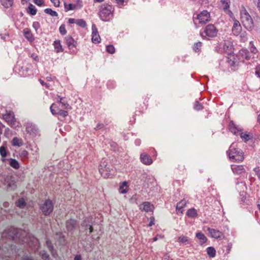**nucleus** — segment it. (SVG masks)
<instances>
[{
	"mask_svg": "<svg viewBox=\"0 0 260 260\" xmlns=\"http://www.w3.org/2000/svg\"><path fill=\"white\" fill-rule=\"evenodd\" d=\"M114 8L112 5L107 4L102 5L100 8L99 16L101 20L105 21H109L113 18Z\"/></svg>",
	"mask_w": 260,
	"mask_h": 260,
	"instance_id": "f257e3e1",
	"label": "nucleus"
},
{
	"mask_svg": "<svg viewBox=\"0 0 260 260\" xmlns=\"http://www.w3.org/2000/svg\"><path fill=\"white\" fill-rule=\"evenodd\" d=\"M229 158L231 161L241 162L244 158L243 152L240 149L235 148L234 145H232L229 150Z\"/></svg>",
	"mask_w": 260,
	"mask_h": 260,
	"instance_id": "f03ea898",
	"label": "nucleus"
},
{
	"mask_svg": "<svg viewBox=\"0 0 260 260\" xmlns=\"http://www.w3.org/2000/svg\"><path fill=\"white\" fill-rule=\"evenodd\" d=\"M241 18L244 26L248 30H252L253 27V20L244 8L241 11Z\"/></svg>",
	"mask_w": 260,
	"mask_h": 260,
	"instance_id": "7ed1b4c3",
	"label": "nucleus"
},
{
	"mask_svg": "<svg viewBox=\"0 0 260 260\" xmlns=\"http://www.w3.org/2000/svg\"><path fill=\"white\" fill-rule=\"evenodd\" d=\"M229 129L234 135H240L241 138L245 141L247 142L252 137L247 133H242L239 127L237 126L233 121H230L229 123Z\"/></svg>",
	"mask_w": 260,
	"mask_h": 260,
	"instance_id": "20e7f679",
	"label": "nucleus"
},
{
	"mask_svg": "<svg viewBox=\"0 0 260 260\" xmlns=\"http://www.w3.org/2000/svg\"><path fill=\"white\" fill-rule=\"evenodd\" d=\"M40 209L45 216L50 215L54 209V205L52 201L49 199L46 200L44 203L40 205Z\"/></svg>",
	"mask_w": 260,
	"mask_h": 260,
	"instance_id": "39448f33",
	"label": "nucleus"
},
{
	"mask_svg": "<svg viewBox=\"0 0 260 260\" xmlns=\"http://www.w3.org/2000/svg\"><path fill=\"white\" fill-rule=\"evenodd\" d=\"M111 167L106 160L101 162L99 166V172L103 177L104 178L110 177L112 171Z\"/></svg>",
	"mask_w": 260,
	"mask_h": 260,
	"instance_id": "423d86ee",
	"label": "nucleus"
},
{
	"mask_svg": "<svg viewBox=\"0 0 260 260\" xmlns=\"http://www.w3.org/2000/svg\"><path fill=\"white\" fill-rule=\"evenodd\" d=\"M3 118L12 127L16 128L19 126V123L16 121L14 114L12 111H6V113L3 115Z\"/></svg>",
	"mask_w": 260,
	"mask_h": 260,
	"instance_id": "0eeeda50",
	"label": "nucleus"
},
{
	"mask_svg": "<svg viewBox=\"0 0 260 260\" xmlns=\"http://www.w3.org/2000/svg\"><path fill=\"white\" fill-rule=\"evenodd\" d=\"M239 58L233 52L232 54L229 52V64H230L232 70L235 71L239 66Z\"/></svg>",
	"mask_w": 260,
	"mask_h": 260,
	"instance_id": "6e6552de",
	"label": "nucleus"
},
{
	"mask_svg": "<svg viewBox=\"0 0 260 260\" xmlns=\"http://www.w3.org/2000/svg\"><path fill=\"white\" fill-rule=\"evenodd\" d=\"M22 231L20 230L11 228L7 233L8 238L10 240L15 241L17 238H20V236L21 235Z\"/></svg>",
	"mask_w": 260,
	"mask_h": 260,
	"instance_id": "1a4fd4ad",
	"label": "nucleus"
},
{
	"mask_svg": "<svg viewBox=\"0 0 260 260\" xmlns=\"http://www.w3.org/2000/svg\"><path fill=\"white\" fill-rule=\"evenodd\" d=\"M23 242L28 243L29 246L31 247L35 251L38 250L40 247L39 240L34 237H29V239L22 240Z\"/></svg>",
	"mask_w": 260,
	"mask_h": 260,
	"instance_id": "9d476101",
	"label": "nucleus"
},
{
	"mask_svg": "<svg viewBox=\"0 0 260 260\" xmlns=\"http://www.w3.org/2000/svg\"><path fill=\"white\" fill-rule=\"evenodd\" d=\"M210 14L207 11H203L198 15L197 19L200 24H204L210 20Z\"/></svg>",
	"mask_w": 260,
	"mask_h": 260,
	"instance_id": "9b49d317",
	"label": "nucleus"
},
{
	"mask_svg": "<svg viewBox=\"0 0 260 260\" xmlns=\"http://www.w3.org/2000/svg\"><path fill=\"white\" fill-rule=\"evenodd\" d=\"M5 184L9 190H14L17 188V184L12 176H7L5 180Z\"/></svg>",
	"mask_w": 260,
	"mask_h": 260,
	"instance_id": "f8f14e48",
	"label": "nucleus"
},
{
	"mask_svg": "<svg viewBox=\"0 0 260 260\" xmlns=\"http://www.w3.org/2000/svg\"><path fill=\"white\" fill-rule=\"evenodd\" d=\"M55 240L56 244L59 246H65L67 244V240L65 239L64 235L61 232H57L55 235Z\"/></svg>",
	"mask_w": 260,
	"mask_h": 260,
	"instance_id": "ddd939ff",
	"label": "nucleus"
},
{
	"mask_svg": "<svg viewBox=\"0 0 260 260\" xmlns=\"http://www.w3.org/2000/svg\"><path fill=\"white\" fill-rule=\"evenodd\" d=\"M77 226V221L75 219H70L66 222V226L67 230L71 234L74 231Z\"/></svg>",
	"mask_w": 260,
	"mask_h": 260,
	"instance_id": "4468645a",
	"label": "nucleus"
},
{
	"mask_svg": "<svg viewBox=\"0 0 260 260\" xmlns=\"http://www.w3.org/2000/svg\"><path fill=\"white\" fill-rule=\"evenodd\" d=\"M204 32L206 36L214 37L216 36L217 30L214 25L209 24L206 27Z\"/></svg>",
	"mask_w": 260,
	"mask_h": 260,
	"instance_id": "2eb2a0df",
	"label": "nucleus"
},
{
	"mask_svg": "<svg viewBox=\"0 0 260 260\" xmlns=\"http://www.w3.org/2000/svg\"><path fill=\"white\" fill-rule=\"evenodd\" d=\"M207 231L211 237L212 238L215 239H221L223 237V234L218 230L211 229L210 228H208Z\"/></svg>",
	"mask_w": 260,
	"mask_h": 260,
	"instance_id": "dca6fc26",
	"label": "nucleus"
},
{
	"mask_svg": "<svg viewBox=\"0 0 260 260\" xmlns=\"http://www.w3.org/2000/svg\"><path fill=\"white\" fill-rule=\"evenodd\" d=\"M231 169L235 174L242 175L245 173V170L242 165H231Z\"/></svg>",
	"mask_w": 260,
	"mask_h": 260,
	"instance_id": "f3484780",
	"label": "nucleus"
},
{
	"mask_svg": "<svg viewBox=\"0 0 260 260\" xmlns=\"http://www.w3.org/2000/svg\"><path fill=\"white\" fill-rule=\"evenodd\" d=\"M26 131L30 135H36L38 133V128L35 124L31 123H27Z\"/></svg>",
	"mask_w": 260,
	"mask_h": 260,
	"instance_id": "a211bd4d",
	"label": "nucleus"
},
{
	"mask_svg": "<svg viewBox=\"0 0 260 260\" xmlns=\"http://www.w3.org/2000/svg\"><path fill=\"white\" fill-rule=\"evenodd\" d=\"M242 30V27L240 22L236 20H234V24L232 28V32L235 36H238Z\"/></svg>",
	"mask_w": 260,
	"mask_h": 260,
	"instance_id": "6ab92c4d",
	"label": "nucleus"
},
{
	"mask_svg": "<svg viewBox=\"0 0 260 260\" xmlns=\"http://www.w3.org/2000/svg\"><path fill=\"white\" fill-rule=\"evenodd\" d=\"M154 207L150 203L148 202H144L140 206V209L141 211H144L146 212H151L153 211Z\"/></svg>",
	"mask_w": 260,
	"mask_h": 260,
	"instance_id": "aec40b11",
	"label": "nucleus"
},
{
	"mask_svg": "<svg viewBox=\"0 0 260 260\" xmlns=\"http://www.w3.org/2000/svg\"><path fill=\"white\" fill-rule=\"evenodd\" d=\"M65 41L66 44L68 45L70 49L76 47L77 42L71 36H67L65 38Z\"/></svg>",
	"mask_w": 260,
	"mask_h": 260,
	"instance_id": "412c9836",
	"label": "nucleus"
},
{
	"mask_svg": "<svg viewBox=\"0 0 260 260\" xmlns=\"http://www.w3.org/2000/svg\"><path fill=\"white\" fill-rule=\"evenodd\" d=\"M46 246L48 248L49 251L51 252L52 256L54 258H56L57 255L56 250L54 248L52 242L50 240H47L46 242Z\"/></svg>",
	"mask_w": 260,
	"mask_h": 260,
	"instance_id": "4be33fe9",
	"label": "nucleus"
},
{
	"mask_svg": "<svg viewBox=\"0 0 260 260\" xmlns=\"http://www.w3.org/2000/svg\"><path fill=\"white\" fill-rule=\"evenodd\" d=\"M140 159L141 161L145 165H149L152 163L151 158L146 153L141 154Z\"/></svg>",
	"mask_w": 260,
	"mask_h": 260,
	"instance_id": "5701e85b",
	"label": "nucleus"
},
{
	"mask_svg": "<svg viewBox=\"0 0 260 260\" xmlns=\"http://www.w3.org/2000/svg\"><path fill=\"white\" fill-rule=\"evenodd\" d=\"M196 238L199 240V243L203 245L207 241L206 237L201 232H198L196 233Z\"/></svg>",
	"mask_w": 260,
	"mask_h": 260,
	"instance_id": "b1692460",
	"label": "nucleus"
},
{
	"mask_svg": "<svg viewBox=\"0 0 260 260\" xmlns=\"http://www.w3.org/2000/svg\"><path fill=\"white\" fill-rule=\"evenodd\" d=\"M81 226L85 228V229L88 228L89 230V233H91L93 232V228L90 224V220L88 218H86L82 221Z\"/></svg>",
	"mask_w": 260,
	"mask_h": 260,
	"instance_id": "393cba45",
	"label": "nucleus"
},
{
	"mask_svg": "<svg viewBox=\"0 0 260 260\" xmlns=\"http://www.w3.org/2000/svg\"><path fill=\"white\" fill-rule=\"evenodd\" d=\"M23 34L25 38L29 41L32 42L34 40V38L30 30L28 28H25L23 30Z\"/></svg>",
	"mask_w": 260,
	"mask_h": 260,
	"instance_id": "a878e982",
	"label": "nucleus"
},
{
	"mask_svg": "<svg viewBox=\"0 0 260 260\" xmlns=\"http://www.w3.org/2000/svg\"><path fill=\"white\" fill-rule=\"evenodd\" d=\"M9 165L15 169H19L20 167L19 162L14 158H10L8 159Z\"/></svg>",
	"mask_w": 260,
	"mask_h": 260,
	"instance_id": "bb28decb",
	"label": "nucleus"
},
{
	"mask_svg": "<svg viewBox=\"0 0 260 260\" xmlns=\"http://www.w3.org/2000/svg\"><path fill=\"white\" fill-rule=\"evenodd\" d=\"M11 143L13 146L20 147L23 145V141L21 138L16 137L13 138Z\"/></svg>",
	"mask_w": 260,
	"mask_h": 260,
	"instance_id": "cd10ccee",
	"label": "nucleus"
},
{
	"mask_svg": "<svg viewBox=\"0 0 260 260\" xmlns=\"http://www.w3.org/2000/svg\"><path fill=\"white\" fill-rule=\"evenodd\" d=\"M240 55L243 58L247 60H250V56L249 55L250 53L249 51L247 49H241L239 51Z\"/></svg>",
	"mask_w": 260,
	"mask_h": 260,
	"instance_id": "c85d7f7f",
	"label": "nucleus"
},
{
	"mask_svg": "<svg viewBox=\"0 0 260 260\" xmlns=\"http://www.w3.org/2000/svg\"><path fill=\"white\" fill-rule=\"evenodd\" d=\"M186 204V202L184 200H182L178 203L176 205V210L177 212H180L181 213H182V209L185 206Z\"/></svg>",
	"mask_w": 260,
	"mask_h": 260,
	"instance_id": "c756f323",
	"label": "nucleus"
},
{
	"mask_svg": "<svg viewBox=\"0 0 260 260\" xmlns=\"http://www.w3.org/2000/svg\"><path fill=\"white\" fill-rule=\"evenodd\" d=\"M186 215L190 218H194L198 216V213L194 208H191L187 210Z\"/></svg>",
	"mask_w": 260,
	"mask_h": 260,
	"instance_id": "7c9ffc66",
	"label": "nucleus"
},
{
	"mask_svg": "<svg viewBox=\"0 0 260 260\" xmlns=\"http://www.w3.org/2000/svg\"><path fill=\"white\" fill-rule=\"evenodd\" d=\"M53 45L54 46L55 50L56 52H62L63 49L60 44L59 40H56L54 42Z\"/></svg>",
	"mask_w": 260,
	"mask_h": 260,
	"instance_id": "2f4dec72",
	"label": "nucleus"
},
{
	"mask_svg": "<svg viewBox=\"0 0 260 260\" xmlns=\"http://www.w3.org/2000/svg\"><path fill=\"white\" fill-rule=\"evenodd\" d=\"M127 185L126 181L123 182L119 186V192L120 193L124 194L127 192Z\"/></svg>",
	"mask_w": 260,
	"mask_h": 260,
	"instance_id": "473e14b6",
	"label": "nucleus"
},
{
	"mask_svg": "<svg viewBox=\"0 0 260 260\" xmlns=\"http://www.w3.org/2000/svg\"><path fill=\"white\" fill-rule=\"evenodd\" d=\"M207 254L210 258H213L215 256L216 250L213 247H209L207 248Z\"/></svg>",
	"mask_w": 260,
	"mask_h": 260,
	"instance_id": "72a5a7b5",
	"label": "nucleus"
},
{
	"mask_svg": "<svg viewBox=\"0 0 260 260\" xmlns=\"http://www.w3.org/2000/svg\"><path fill=\"white\" fill-rule=\"evenodd\" d=\"M219 7L220 9H222L225 12H226L228 11V0H221Z\"/></svg>",
	"mask_w": 260,
	"mask_h": 260,
	"instance_id": "f704fd0d",
	"label": "nucleus"
},
{
	"mask_svg": "<svg viewBox=\"0 0 260 260\" xmlns=\"http://www.w3.org/2000/svg\"><path fill=\"white\" fill-rule=\"evenodd\" d=\"M2 5L5 8H9L11 7L13 4V0H0Z\"/></svg>",
	"mask_w": 260,
	"mask_h": 260,
	"instance_id": "c9c22d12",
	"label": "nucleus"
},
{
	"mask_svg": "<svg viewBox=\"0 0 260 260\" xmlns=\"http://www.w3.org/2000/svg\"><path fill=\"white\" fill-rule=\"evenodd\" d=\"M0 154L1 156L3 158V161H5L6 159L4 158L6 157L7 155V152L6 150V148L4 146H2L0 147Z\"/></svg>",
	"mask_w": 260,
	"mask_h": 260,
	"instance_id": "e433bc0d",
	"label": "nucleus"
},
{
	"mask_svg": "<svg viewBox=\"0 0 260 260\" xmlns=\"http://www.w3.org/2000/svg\"><path fill=\"white\" fill-rule=\"evenodd\" d=\"M27 12L32 15H35L37 13V9L32 4H29Z\"/></svg>",
	"mask_w": 260,
	"mask_h": 260,
	"instance_id": "4c0bfd02",
	"label": "nucleus"
},
{
	"mask_svg": "<svg viewBox=\"0 0 260 260\" xmlns=\"http://www.w3.org/2000/svg\"><path fill=\"white\" fill-rule=\"evenodd\" d=\"M77 5L74 4H70L67 5L66 3H64V9L66 12L69 10H73L76 9Z\"/></svg>",
	"mask_w": 260,
	"mask_h": 260,
	"instance_id": "58836bf2",
	"label": "nucleus"
},
{
	"mask_svg": "<svg viewBox=\"0 0 260 260\" xmlns=\"http://www.w3.org/2000/svg\"><path fill=\"white\" fill-rule=\"evenodd\" d=\"M188 237L184 236H181L178 238V242L183 244H187L188 243Z\"/></svg>",
	"mask_w": 260,
	"mask_h": 260,
	"instance_id": "ea45409f",
	"label": "nucleus"
},
{
	"mask_svg": "<svg viewBox=\"0 0 260 260\" xmlns=\"http://www.w3.org/2000/svg\"><path fill=\"white\" fill-rule=\"evenodd\" d=\"M44 12L46 14H49L52 16H57V13L52 10L51 9L47 8L44 10Z\"/></svg>",
	"mask_w": 260,
	"mask_h": 260,
	"instance_id": "a19ab883",
	"label": "nucleus"
},
{
	"mask_svg": "<svg viewBox=\"0 0 260 260\" xmlns=\"http://www.w3.org/2000/svg\"><path fill=\"white\" fill-rule=\"evenodd\" d=\"M16 205L20 208H23L26 206V203L23 199H21L16 203Z\"/></svg>",
	"mask_w": 260,
	"mask_h": 260,
	"instance_id": "79ce46f5",
	"label": "nucleus"
},
{
	"mask_svg": "<svg viewBox=\"0 0 260 260\" xmlns=\"http://www.w3.org/2000/svg\"><path fill=\"white\" fill-rule=\"evenodd\" d=\"M76 23L81 26L82 28H84L86 26V22L82 19H78L76 20Z\"/></svg>",
	"mask_w": 260,
	"mask_h": 260,
	"instance_id": "37998d69",
	"label": "nucleus"
},
{
	"mask_svg": "<svg viewBox=\"0 0 260 260\" xmlns=\"http://www.w3.org/2000/svg\"><path fill=\"white\" fill-rule=\"evenodd\" d=\"M91 40L93 43H98L101 41V38L99 34L92 35Z\"/></svg>",
	"mask_w": 260,
	"mask_h": 260,
	"instance_id": "c03bdc74",
	"label": "nucleus"
},
{
	"mask_svg": "<svg viewBox=\"0 0 260 260\" xmlns=\"http://www.w3.org/2000/svg\"><path fill=\"white\" fill-rule=\"evenodd\" d=\"M39 254L41 256V258L44 260H46L49 257L48 254L45 250H41L39 251Z\"/></svg>",
	"mask_w": 260,
	"mask_h": 260,
	"instance_id": "a18cd8bd",
	"label": "nucleus"
},
{
	"mask_svg": "<svg viewBox=\"0 0 260 260\" xmlns=\"http://www.w3.org/2000/svg\"><path fill=\"white\" fill-rule=\"evenodd\" d=\"M106 51L110 54H113L115 50L114 47L112 45H109L106 47Z\"/></svg>",
	"mask_w": 260,
	"mask_h": 260,
	"instance_id": "49530a36",
	"label": "nucleus"
},
{
	"mask_svg": "<svg viewBox=\"0 0 260 260\" xmlns=\"http://www.w3.org/2000/svg\"><path fill=\"white\" fill-rule=\"evenodd\" d=\"M58 96L59 98V101L58 102L60 103L63 107L65 108H68L69 107V105L68 104V103L63 101V98H60V96Z\"/></svg>",
	"mask_w": 260,
	"mask_h": 260,
	"instance_id": "de8ad7c7",
	"label": "nucleus"
},
{
	"mask_svg": "<svg viewBox=\"0 0 260 260\" xmlns=\"http://www.w3.org/2000/svg\"><path fill=\"white\" fill-rule=\"evenodd\" d=\"M194 109L197 111L203 109V106L199 102L196 101L194 105Z\"/></svg>",
	"mask_w": 260,
	"mask_h": 260,
	"instance_id": "09e8293b",
	"label": "nucleus"
},
{
	"mask_svg": "<svg viewBox=\"0 0 260 260\" xmlns=\"http://www.w3.org/2000/svg\"><path fill=\"white\" fill-rule=\"evenodd\" d=\"M59 32L62 35H64L65 34H66L67 30L66 29L65 25H61V26L59 27Z\"/></svg>",
	"mask_w": 260,
	"mask_h": 260,
	"instance_id": "8fccbe9b",
	"label": "nucleus"
},
{
	"mask_svg": "<svg viewBox=\"0 0 260 260\" xmlns=\"http://www.w3.org/2000/svg\"><path fill=\"white\" fill-rule=\"evenodd\" d=\"M54 108H57L56 105L55 104H52V105L50 106V109L51 113L53 115H57L58 114V112L55 110Z\"/></svg>",
	"mask_w": 260,
	"mask_h": 260,
	"instance_id": "3c124183",
	"label": "nucleus"
},
{
	"mask_svg": "<svg viewBox=\"0 0 260 260\" xmlns=\"http://www.w3.org/2000/svg\"><path fill=\"white\" fill-rule=\"evenodd\" d=\"M54 108H57L56 105L55 104H52V105L50 106V109L51 113L53 115H57L58 114V112L55 110Z\"/></svg>",
	"mask_w": 260,
	"mask_h": 260,
	"instance_id": "603ef678",
	"label": "nucleus"
},
{
	"mask_svg": "<svg viewBox=\"0 0 260 260\" xmlns=\"http://www.w3.org/2000/svg\"><path fill=\"white\" fill-rule=\"evenodd\" d=\"M202 46V43L201 42H199L197 43H196L194 45V46H193V50L196 51V52H198L200 50V48Z\"/></svg>",
	"mask_w": 260,
	"mask_h": 260,
	"instance_id": "864d4df0",
	"label": "nucleus"
},
{
	"mask_svg": "<svg viewBox=\"0 0 260 260\" xmlns=\"http://www.w3.org/2000/svg\"><path fill=\"white\" fill-rule=\"evenodd\" d=\"M58 115H59L63 117H66L68 115V112L64 110H59L58 111Z\"/></svg>",
	"mask_w": 260,
	"mask_h": 260,
	"instance_id": "5fc2aeb1",
	"label": "nucleus"
},
{
	"mask_svg": "<svg viewBox=\"0 0 260 260\" xmlns=\"http://www.w3.org/2000/svg\"><path fill=\"white\" fill-rule=\"evenodd\" d=\"M28 152L25 150H22L21 153H20V156L21 157H24V158H26L28 156Z\"/></svg>",
	"mask_w": 260,
	"mask_h": 260,
	"instance_id": "6e6d98bb",
	"label": "nucleus"
},
{
	"mask_svg": "<svg viewBox=\"0 0 260 260\" xmlns=\"http://www.w3.org/2000/svg\"><path fill=\"white\" fill-rule=\"evenodd\" d=\"M32 26L37 31L39 28H40V24L39 22L36 21L33 23Z\"/></svg>",
	"mask_w": 260,
	"mask_h": 260,
	"instance_id": "4d7b16f0",
	"label": "nucleus"
},
{
	"mask_svg": "<svg viewBox=\"0 0 260 260\" xmlns=\"http://www.w3.org/2000/svg\"><path fill=\"white\" fill-rule=\"evenodd\" d=\"M98 34V29L94 24L92 25V35H97Z\"/></svg>",
	"mask_w": 260,
	"mask_h": 260,
	"instance_id": "13d9d810",
	"label": "nucleus"
},
{
	"mask_svg": "<svg viewBox=\"0 0 260 260\" xmlns=\"http://www.w3.org/2000/svg\"><path fill=\"white\" fill-rule=\"evenodd\" d=\"M50 1L53 4L54 7H58L59 6L60 2L59 0H50Z\"/></svg>",
	"mask_w": 260,
	"mask_h": 260,
	"instance_id": "bf43d9fd",
	"label": "nucleus"
},
{
	"mask_svg": "<svg viewBox=\"0 0 260 260\" xmlns=\"http://www.w3.org/2000/svg\"><path fill=\"white\" fill-rule=\"evenodd\" d=\"M255 74L260 78V64L257 66L255 68Z\"/></svg>",
	"mask_w": 260,
	"mask_h": 260,
	"instance_id": "052dcab7",
	"label": "nucleus"
},
{
	"mask_svg": "<svg viewBox=\"0 0 260 260\" xmlns=\"http://www.w3.org/2000/svg\"><path fill=\"white\" fill-rule=\"evenodd\" d=\"M34 3L39 6H41L44 4L43 0H34Z\"/></svg>",
	"mask_w": 260,
	"mask_h": 260,
	"instance_id": "680f3d73",
	"label": "nucleus"
},
{
	"mask_svg": "<svg viewBox=\"0 0 260 260\" xmlns=\"http://www.w3.org/2000/svg\"><path fill=\"white\" fill-rule=\"evenodd\" d=\"M250 49L251 52L253 53L254 54H255L257 52V49L253 46V44H252V46Z\"/></svg>",
	"mask_w": 260,
	"mask_h": 260,
	"instance_id": "e2e57ef3",
	"label": "nucleus"
},
{
	"mask_svg": "<svg viewBox=\"0 0 260 260\" xmlns=\"http://www.w3.org/2000/svg\"><path fill=\"white\" fill-rule=\"evenodd\" d=\"M154 224V218L153 217H150V221L148 224L149 226H151Z\"/></svg>",
	"mask_w": 260,
	"mask_h": 260,
	"instance_id": "0e129e2a",
	"label": "nucleus"
},
{
	"mask_svg": "<svg viewBox=\"0 0 260 260\" xmlns=\"http://www.w3.org/2000/svg\"><path fill=\"white\" fill-rule=\"evenodd\" d=\"M39 81L40 82V83L42 85H45L46 87H48L49 86H48V84L46 83L45 82H44V81L43 80H42V79H40L39 80Z\"/></svg>",
	"mask_w": 260,
	"mask_h": 260,
	"instance_id": "69168bd1",
	"label": "nucleus"
},
{
	"mask_svg": "<svg viewBox=\"0 0 260 260\" xmlns=\"http://www.w3.org/2000/svg\"><path fill=\"white\" fill-rule=\"evenodd\" d=\"M76 19H74V18H70L68 20L69 21V23H70V24H73V23H76Z\"/></svg>",
	"mask_w": 260,
	"mask_h": 260,
	"instance_id": "338daca9",
	"label": "nucleus"
},
{
	"mask_svg": "<svg viewBox=\"0 0 260 260\" xmlns=\"http://www.w3.org/2000/svg\"><path fill=\"white\" fill-rule=\"evenodd\" d=\"M104 125L103 124H101V123H99L96 127L95 128V129H100L101 128H102L103 127Z\"/></svg>",
	"mask_w": 260,
	"mask_h": 260,
	"instance_id": "774afa93",
	"label": "nucleus"
}]
</instances>
